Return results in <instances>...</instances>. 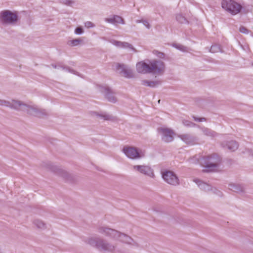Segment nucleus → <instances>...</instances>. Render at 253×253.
<instances>
[{
  "instance_id": "f257e3e1",
  "label": "nucleus",
  "mask_w": 253,
  "mask_h": 253,
  "mask_svg": "<svg viewBox=\"0 0 253 253\" xmlns=\"http://www.w3.org/2000/svg\"><path fill=\"white\" fill-rule=\"evenodd\" d=\"M97 231L99 233L113 240L127 244H136L130 236L114 229L106 226H100L98 228Z\"/></svg>"
},
{
  "instance_id": "f03ea898",
  "label": "nucleus",
  "mask_w": 253,
  "mask_h": 253,
  "mask_svg": "<svg viewBox=\"0 0 253 253\" xmlns=\"http://www.w3.org/2000/svg\"><path fill=\"white\" fill-rule=\"evenodd\" d=\"M85 242L101 252L114 253L117 248V243L109 242L98 237H89L85 240Z\"/></svg>"
},
{
  "instance_id": "7ed1b4c3",
  "label": "nucleus",
  "mask_w": 253,
  "mask_h": 253,
  "mask_svg": "<svg viewBox=\"0 0 253 253\" xmlns=\"http://www.w3.org/2000/svg\"><path fill=\"white\" fill-rule=\"evenodd\" d=\"M220 159L216 154L203 158L200 162L201 165L205 168L204 172H211L215 170L220 163Z\"/></svg>"
},
{
  "instance_id": "20e7f679",
  "label": "nucleus",
  "mask_w": 253,
  "mask_h": 253,
  "mask_svg": "<svg viewBox=\"0 0 253 253\" xmlns=\"http://www.w3.org/2000/svg\"><path fill=\"white\" fill-rule=\"evenodd\" d=\"M221 6L226 11L232 15L239 13L243 8L240 3L234 0H222Z\"/></svg>"
},
{
  "instance_id": "39448f33",
  "label": "nucleus",
  "mask_w": 253,
  "mask_h": 253,
  "mask_svg": "<svg viewBox=\"0 0 253 253\" xmlns=\"http://www.w3.org/2000/svg\"><path fill=\"white\" fill-rule=\"evenodd\" d=\"M18 20V16L10 10H5L0 12V22L3 25H14Z\"/></svg>"
},
{
  "instance_id": "423d86ee",
  "label": "nucleus",
  "mask_w": 253,
  "mask_h": 253,
  "mask_svg": "<svg viewBox=\"0 0 253 253\" xmlns=\"http://www.w3.org/2000/svg\"><path fill=\"white\" fill-rule=\"evenodd\" d=\"M47 168L67 181L73 182L76 179L75 176L73 174L57 166L50 164L48 165Z\"/></svg>"
},
{
  "instance_id": "0eeeda50",
  "label": "nucleus",
  "mask_w": 253,
  "mask_h": 253,
  "mask_svg": "<svg viewBox=\"0 0 253 253\" xmlns=\"http://www.w3.org/2000/svg\"><path fill=\"white\" fill-rule=\"evenodd\" d=\"M150 73L156 75H162L165 72V65L164 63L156 59L149 60Z\"/></svg>"
},
{
  "instance_id": "6e6552de",
  "label": "nucleus",
  "mask_w": 253,
  "mask_h": 253,
  "mask_svg": "<svg viewBox=\"0 0 253 253\" xmlns=\"http://www.w3.org/2000/svg\"><path fill=\"white\" fill-rule=\"evenodd\" d=\"M123 152L126 156L131 159H140L145 156L144 153L135 147L125 146L123 149Z\"/></svg>"
},
{
  "instance_id": "1a4fd4ad",
  "label": "nucleus",
  "mask_w": 253,
  "mask_h": 253,
  "mask_svg": "<svg viewBox=\"0 0 253 253\" xmlns=\"http://www.w3.org/2000/svg\"><path fill=\"white\" fill-rule=\"evenodd\" d=\"M18 111H22L28 115L36 117L39 107L35 105H29L20 100Z\"/></svg>"
},
{
  "instance_id": "9d476101",
  "label": "nucleus",
  "mask_w": 253,
  "mask_h": 253,
  "mask_svg": "<svg viewBox=\"0 0 253 253\" xmlns=\"http://www.w3.org/2000/svg\"><path fill=\"white\" fill-rule=\"evenodd\" d=\"M164 180L168 184L177 186L179 185V180L176 174L170 170H165L162 172Z\"/></svg>"
},
{
  "instance_id": "9b49d317",
  "label": "nucleus",
  "mask_w": 253,
  "mask_h": 253,
  "mask_svg": "<svg viewBox=\"0 0 253 253\" xmlns=\"http://www.w3.org/2000/svg\"><path fill=\"white\" fill-rule=\"evenodd\" d=\"M116 69L117 73L125 78L129 79L134 76L132 70L126 64L117 63Z\"/></svg>"
},
{
  "instance_id": "f8f14e48",
  "label": "nucleus",
  "mask_w": 253,
  "mask_h": 253,
  "mask_svg": "<svg viewBox=\"0 0 253 253\" xmlns=\"http://www.w3.org/2000/svg\"><path fill=\"white\" fill-rule=\"evenodd\" d=\"M133 169L152 178L155 176L153 170L148 166L135 165L133 166Z\"/></svg>"
},
{
  "instance_id": "ddd939ff",
  "label": "nucleus",
  "mask_w": 253,
  "mask_h": 253,
  "mask_svg": "<svg viewBox=\"0 0 253 253\" xmlns=\"http://www.w3.org/2000/svg\"><path fill=\"white\" fill-rule=\"evenodd\" d=\"M158 132L162 135V138L166 142H169L173 140V131L168 128L161 127L158 128Z\"/></svg>"
},
{
  "instance_id": "4468645a",
  "label": "nucleus",
  "mask_w": 253,
  "mask_h": 253,
  "mask_svg": "<svg viewBox=\"0 0 253 253\" xmlns=\"http://www.w3.org/2000/svg\"><path fill=\"white\" fill-rule=\"evenodd\" d=\"M100 91L103 93L105 98L110 102L115 103L117 98L114 95V92L108 86H100Z\"/></svg>"
},
{
  "instance_id": "2eb2a0df",
  "label": "nucleus",
  "mask_w": 253,
  "mask_h": 253,
  "mask_svg": "<svg viewBox=\"0 0 253 253\" xmlns=\"http://www.w3.org/2000/svg\"><path fill=\"white\" fill-rule=\"evenodd\" d=\"M109 42L118 48L127 49L133 51L134 52H137V50L133 47V46L127 42L119 41L114 39L110 40Z\"/></svg>"
},
{
  "instance_id": "dca6fc26",
  "label": "nucleus",
  "mask_w": 253,
  "mask_h": 253,
  "mask_svg": "<svg viewBox=\"0 0 253 253\" xmlns=\"http://www.w3.org/2000/svg\"><path fill=\"white\" fill-rule=\"evenodd\" d=\"M20 100L17 99H11L6 100L0 99V106L7 107L10 109L17 110L19 109V105Z\"/></svg>"
},
{
  "instance_id": "f3484780",
  "label": "nucleus",
  "mask_w": 253,
  "mask_h": 253,
  "mask_svg": "<svg viewBox=\"0 0 253 253\" xmlns=\"http://www.w3.org/2000/svg\"><path fill=\"white\" fill-rule=\"evenodd\" d=\"M149 60L138 62L136 65V69L139 73H150Z\"/></svg>"
},
{
  "instance_id": "a211bd4d",
  "label": "nucleus",
  "mask_w": 253,
  "mask_h": 253,
  "mask_svg": "<svg viewBox=\"0 0 253 253\" xmlns=\"http://www.w3.org/2000/svg\"><path fill=\"white\" fill-rule=\"evenodd\" d=\"M185 143L188 145H194L196 143L197 138L195 136H192L190 134L184 133L177 135Z\"/></svg>"
},
{
  "instance_id": "6ab92c4d",
  "label": "nucleus",
  "mask_w": 253,
  "mask_h": 253,
  "mask_svg": "<svg viewBox=\"0 0 253 253\" xmlns=\"http://www.w3.org/2000/svg\"><path fill=\"white\" fill-rule=\"evenodd\" d=\"M222 146L231 151H235L239 147L238 143L234 140L225 141L221 143Z\"/></svg>"
},
{
  "instance_id": "aec40b11",
  "label": "nucleus",
  "mask_w": 253,
  "mask_h": 253,
  "mask_svg": "<svg viewBox=\"0 0 253 253\" xmlns=\"http://www.w3.org/2000/svg\"><path fill=\"white\" fill-rule=\"evenodd\" d=\"M105 21L114 25L119 23L124 24L125 23L124 19L118 15H114L110 18H106Z\"/></svg>"
},
{
  "instance_id": "412c9836",
  "label": "nucleus",
  "mask_w": 253,
  "mask_h": 253,
  "mask_svg": "<svg viewBox=\"0 0 253 253\" xmlns=\"http://www.w3.org/2000/svg\"><path fill=\"white\" fill-rule=\"evenodd\" d=\"M201 129L204 135L211 138H214L218 135L217 133L215 131L206 127H201Z\"/></svg>"
},
{
  "instance_id": "4be33fe9",
  "label": "nucleus",
  "mask_w": 253,
  "mask_h": 253,
  "mask_svg": "<svg viewBox=\"0 0 253 253\" xmlns=\"http://www.w3.org/2000/svg\"><path fill=\"white\" fill-rule=\"evenodd\" d=\"M162 81L158 80L154 81H148L146 80H142L141 82V84L142 85L149 86L151 87H155L156 86H157L161 84Z\"/></svg>"
},
{
  "instance_id": "5701e85b",
  "label": "nucleus",
  "mask_w": 253,
  "mask_h": 253,
  "mask_svg": "<svg viewBox=\"0 0 253 253\" xmlns=\"http://www.w3.org/2000/svg\"><path fill=\"white\" fill-rule=\"evenodd\" d=\"M193 181L198 185L201 189L205 191H210L211 186L209 185L208 184L199 179H194Z\"/></svg>"
},
{
  "instance_id": "b1692460",
  "label": "nucleus",
  "mask_w": 253,
  "mask_h": 253,
  "mask_svg": "<svg viewBox=\"0 0 253 253\" xmlns=\"http://www.w3.org/2000/svg\"><path fill=\"white\" fill-rule=\"evenodd\" d=\"M92 115H94V116H96L97 117H98L100 118L101 119H102L104 120H105V121H113L115 120V118L113 116L109 115V114H99L96 112H92Z\"/></svg>"
},
{
  "instance_id": "393cba45",
  "label": "nucleus",
  "mask_w": 253,
  "mask_h": 253,
  "mask_svg": "<svg viewBox=\"0 0 253 253\" xmlns=\"http://www.w3.org/2000/svg\"><path fill=\"white\" fill-rule=\"evenodd\" d=\"M33 224L37 228L41 230H44L46 228V224L42 220L36 219L33 221Z\"/></svg>"
},
{
  "instance_id": "a878e982",
  "label": "nucleus",
  "mask_w": 253,
  "mask_h": 253,
  "mask_svg": "<svg viewBox=\"0 0 253 253\" xmlns=\"http://www.w3.org/2000/svg\"><path fill=\"white\" fill-rule=\"evenodd\" d=\"M49 116V113L46 109L39 108L36 117L40 119H46Z\"/></svg>"
},
{
  "instance_id": "bb28decb",
  "label": "nucleus",
  "mask_w": 253,
  "mask_h": 253,
  "mask_svg": "<svg viewBox=\"0 0 253 253\" xmlns=\"http://www.w3.org/2000/svg\"><path fill=\"white\" fill-rule=\"evenodd\" d=\"M84 40L83 38L76 39L73 40H70L68 42V45L71 46H78L83 43Z\"/></svg>"
},
{
  "instance_id": "cd10ccee",
  "label": "nucleus",
  "mask_w": 253,
  "mask_h": 253,
  "mask_svg": "<svg viewBox=\"0 0 253 253\" xmlns=\"http://www.w3.org/2000/svg\"><path fill=\"white\" fill-rule=\"evenodd\" d=\"M229 189L234 192H240L243 191L242 186L238 184L231 183L229 184Z\"/></svg>"
},
{
  "instance_id": "c85d7f7f",
  "label": "nucleus",
  "mask_w": 253,
  "mask_h": 253,
  "mask_svg": "<svg viewBox=\"0 0 253 253\" xmlns=\"http://www.w3.org/2000/svg\"><path fill=\"white\" fill-rule=\"evenodd\" d=\"M211 53H217L219 52H222L220 46L218 44L212 45L210 50Z\"/></svg>"
},
{
  "instance_id": "c756f323",
  "label": "nucleus",
  "mask_w": 253,
  "mask_h": 253,
  "mask_svg": "<svg viewBox=\"0 0 253 253\" xmlns=\"http://www.w3.org/2000/svg\"><path fill=\"white\" fill-rule=\"evenodd\" d=\"M177 21L182 24H186L188 23L186 19L181 14H177L176 16Z\"/></svg>"
},
{
  "instance_id": "7c9ffc66",
  "label": "nucleus",
  "mask_w": 253,
  "mask_h": 253,
  "mask_svg": "<svg viewBox=\"0 0 253 253\" xmlns=\"http://www.w3.org/2000/svg\"><path fill=\"white\" fill-rule=\"evenodd\" d=\"M51 66L55 68V69H57V68H62L63 70H65L67 71H68L69 72H72V73H74V71L71 69L69 67H64V66H60V65H56V64H51Z\"/></svg>"
},
{
  "instance_id": "2f4dec72",
  "label": "nucleus",
  "mask_w": 253,
  "mask_h": 253,
  "mask_svg": "<svg viewBox=\"0 0 253 253\" xmlns=\"http://www.w3.org/2000/svg\"><path fill=\"white\" fill-rule=\"evenodd\" d=\"M182 123L184 126L188 127H193L196 125L195 124L186 120H183Z\"/></svg>"
},
{
  "instance_id": "473e14b6",
  "label": "nucleus",
  "mask_w": 253,
  "mask_h": 253,
  "mask_svg": "<svg viewBox=\"0 0 253 253\" xmlns=\"http://www.w3.org/2000/svg\"><path fill=\"white\" fill-rule=\"evenodd\" d=\"M210 191H212L213 192V193L217 195V196H218L219 197H221L223 195L222 192L220 191V190H219L218 189H216L215 187H212L211 186Z\"/></svg>"
},
{
  "instance_id": "72a5a7b5",
  "label": "nucleus",
  "mask_w": 253,
  "mask_h": 253,
  "mask_svg": "<svg viewBox=\"0 0 253 253\" xmlns=\"http://www.w3.org/2000/svg\"><path fill=\"white\" fill-rule=\"evenodd\" d=\"M136 23H142L143 25L147 28L150 29L151 28V25L149 23V22L146 20H137L136 21Z\"/></svg>"
},
{
  "instance_id": "f704fd0d",
  "label": "nucleus",
  "mask_w": 253,
  "mask_h": 253,
  "mask_svg": "<svg viewBox=\"0 0 253 253\" xmlns=\"http://www.w3.org/2000/svg\"><path fill=\"white\" fill-rule=\"evenodd\" d=\"M60 2L68 6H71L74 3V1L72 0H60Z\"/></svg>"
},
{
  "instance_id": "c9c22d12",
  "label": "nucleus",
  "mask_w": 253,
  "mask_h": 253,
  "mask_svg": "<svg viewBox=\"0 0 253 253\" xmlns=\"http://www.w3.org/2000/svg\"><path fill=\"white\" fill-rule=\"evenodd\" d=\"M153 53L156 55L158 57L160 58H165V54L163 52H160L157 50H154Z\"/></svg>"
},
{
  "instance_id": "e433bc0d",
  "label": "nucleus",
  "mask_w": 253,
  "mask_h": 253,
  "mask_svg": "<svg viewBox=\"0 0 253 253\" xmlns=\"http://www.w3.org/2000/svg\"><path fill=\"white\" fill-rule=\"evenodd\" d=\"M173 46L177 49L181 50L182 51H186V47L181 44H174Z\"/></svg>"
},
{
  "instance_id": "4c0bfd02",
  "label": "nucleus",
  "mask_w": 253,
  "mask_h": 253,
  "mask_svg": "<svg viewBox=\"0 0 253 253\" xmlns=\"http://www.w3.org/2000/svg\"><path fill=\"white\" fill-rule=\"evenodd\" d=\"M239 31L240 32L243 34H248L249 32V31L245 27L241 26L240 27L239 29Z\"/></svg>"
},
{
  "instance_id": "58836bf2",
  "label": "nucleus",
  "mask_w": 253,
  "mask_h": 253,
  "mask_svg": "<svg viewBox=\"0 0 253 253\" xmlns=\"http://www.w3.org/2000/svg\"><path fill=\"white\" fill-rule=\"evenodd\" d=\"M75 33L77 35H81L84 33V30L81 27H78L75 29Z\"/></svg>"
},
{
  "instance_id": "ea45409f",
  "label": "nucleus",
  "mask_w": 253,
  "mask_h": 253,
  "mask_svg": "<svg viewBox=\"0 0 253 253\" xmlns=\"http://www.w3.org/2000/svg\"><path fill=\"white\" fill-rule=\"evenodd\" d=\"M85 27H86L87 28H92L94 26V25L90 21H87L84 24Z\"/></svg>"
},
{
  "instance_id": "a19ab883",
  "label": "nucleus",
  "mask_w": 253,
  "mask_h": 253,
  "mask_svg": "<svg viewBox=\"0 0 253 253\" xmlns=\"http://www.w3.org/2000/svg\"><path fill=\"white\" fill-rule=\"evenodd\" d=\"M206 121V119L205 118H199V120H198V122H203Z\"/></svg>"
},
{
  "instance_id": "79ce46f5",
  "label": "nucleus",
  "mask_w": 253,
  "mask_h": 253,
  "mask_svg": "<svg viewBox=\"0 0 253 253\" xmlns=\"http://www.w3.org/2000/svg\"><path fill=\"white\" fill-rule=\"evenodd\" d=\"M193 118L194 121L198 122V120H199V118H197V117H194V116H193Z\"/></svg>"
},
{
  "instance_id": "37998d69",
  "label": "nucleus",
  "mask_w": 253,
  "mask_h": 253,
  "mask_svg": "<svg viewBox=\"0 0 253 253\" xmlns=\"http://www.w3.org/2000/svg\"><path fill=\"white\" fill-rule=\"evenodd\" d=\"M249 153L250 154L253 156V150H249Z\"/></svg>"
},
{
  "instance_id": "c03bdc74",
  "label": "nucleus",
  "mask_w": 253,
  "mask_h": 253,
  "mask_svg": "<svg viewBox=\"0 0 253 253\" xmlns=\"http://www.w3.org/2000/svg\"><path fill=\"white\" fill-rule=\"evenodd\" d=\"M252 65L253 66V63H252Z\"/></svg>"
}]
</instances>
